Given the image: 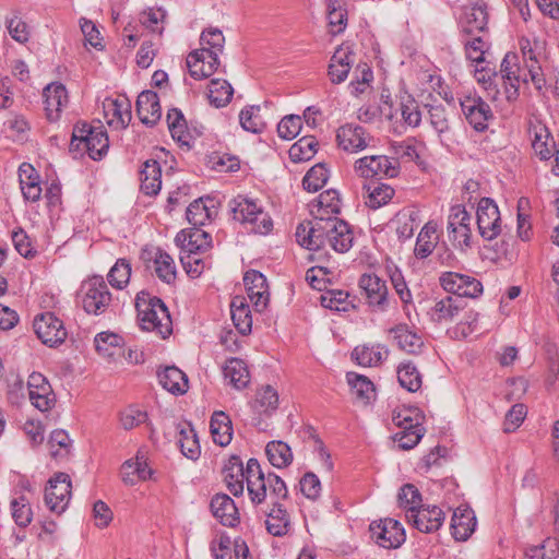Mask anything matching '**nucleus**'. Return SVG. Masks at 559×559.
<instances>
[{
  "mask_svg": "<svg viewBox=\"0 0 559 559\" xmlns=\"http://www.w3.org/2000/svg\"><path fill=\"white\" fill-rule=\"evenodd\" d=\"M471 221L472 217L464 206L455 205L448 217V235L450 241L460 249L471 247Z\"/></svg>",
  "mask_w": 559,
  "mask_h": 559,
  "instance_id": "1a4fd4ad",
  "label": "nucleus"
},
{
  "mask_svg": "<svg viewBox=\"0 0 559 559\" xmlns=\"http://www.w3.org/2000/svg\"><path fill=\"white\" fill-rule=\"evenodd\" d=\"M231 320L236 329L243 335L251 332L252 317L243 297L236 296L230 304Z\"/></svg>",
  "mask_w": 559,
  "mask_h": 559,
  "instance_id": "ea45409f",
  "label": "nucleus"
},
{
  "mask_svg": "<svg viewBox=\"0 0 559 559\" xmlns=\"http://www.w3.org/2000/svg\"><path fill=\"white\" fill-rule=\"evenodd\" d=\"M136 112L142 123L154 126L162 117V108L157 93L144 91L136 99Z\"/></svg>",
  "mask_w": 559,
  "mask_h": 559,
  "instance_id": "a878e982",
  "label": "nucleus"
},
{
  "mask_svg": "<svg viewBox=\"0 0 559 559\" xmlns=\"http://www.w3.org/2000/svg\"><path fill=\"white\" fill-rule=\"evenodd\" d=\"M460 106L466 121L476 130L484 131L488 121L493 117L490 106L475 93L463 94Z\"/></svg>",
  "mask_w": 559,
  "mask_h": 559,
  "instance_id": "423d86ee",
  "label": "nucleus"
},
{
  "mask_svg": "<svg viewBox=\"0 0 559 559\" xmlns=\"http://www.w3.org/2000/svg\"><path fill=\"white\" fill-rule=\"evenodd\" d=\"M365 204L373 210L385 205L394 195V189L385 183L371 182L364 186Z\"/></svg>",
  "mask_w": 559,
  "mask_h": 559,
  "instance_id": "a19ab883",
  "label": "nucleus"
},
{
  "mask_svg": "<svg viewBox=\"0 0 559 559\" xmlns=\"http://www.w3.org/2000/svg\"><path fill=\"white\" fill-rule=\"evenodd\" d=\"M488 13L485 3H476L465 8L460 19V31L462 35L483 34L487 29Z\"/></svg>",
  "mask_w": 559,
  "mask_h": 559,
  "instance_id": "4be33fe9",
  "label": "nucleus"
},
{
  "mask_svg": "<svg viewBox=\"0 0 559 559\" xmlns=\"http://www.w3.org/2000/svg\"><path fill=\"white\" fill-rule=\"evenodd\" d=\"M523 70L518 64L515 53H507L500 64V74L504 83L506 97L512 103L519 97L520 83H527L526 75H522Z\"/></svg>",
  "mask_w": 559,
  "mask_h": 559,
  "instance_id": "f3484780",
  "label": "nucleus"
},
{
  "mask_svg": "<svg viewBox=\"0 0 559 559\" xmlns=\"http://www.w3.org/2000/svg\"><path fill=\"white\" fill-rule=\"evenodd\" d=\"M95 348L99 355L112 358L122 350V337L111 332H100L95 336Z\"/></svg>",
  "mask_w": 559,
  "mask_h": 559,
  "instance_id": "c03bdc74",
  "label": "nucleus"
},
{
  "mask_svg": "<svg viewBox=\"0 0 559 559\" xmlns=\"http://www.w3.org/2000/svg\"><path fill=\"white\" fill-rule=\"evenodd\" d=\"M341 211V200L336 190H326L322 192L316 203L311 204L310 212L313 216L311 221L319 218H337Z\"/></svg>",
  "mask_w": 559,
  "mask_h": 559,
  "instance_id": "bb28decb",
  "label": "nucleus"
},
{
  "mask_svg": "<svg viewBox=\"0 0 559 559\" xmlns=\"http://www.w3.org/2000/svg\"><path fill=\"white\" fill-rule=\"evenodd\" d=\"M142 292L136 296V309L141 328L166 338L173 332V322L165 304L159 298L145 299Z\"/></svg>",
  "mask_w": 559,
  "mask_h": 559,
  "instance_id": "7ed1b4c3",
  "label": "nucleus"
},
{
  "mask_svg": "<svg viewBox=\"0 0 559 559\" xmlns=\"http://www.w3.org/2000/svg\"><path fill=\"white\" fill-rule=\"evenodd\" d=\"M329 179V170L323 164L311 167L302 179L304 188L309 192H317Z\"/></svg>",
  "mask_w": 559,
  "mask_h": 559,
  "instance_id": "13d9d810",
  "label": "nucleus"
},
{
  "mask_svg": "<svg viewBox=\"0 0 559 559\" xmlns=\"http://www.w3.org/2000/svg\"><path fill=\"white\" fill-rule=\"evenodd\" d=\"M373 542L382 548L395 549L405 542V531L401 523L394 519H383L370 524Z\"/></svg>",
  "mask_w": 559,
  "mask_h": 559,
  "instance_id": "6e6552de",
  "label": "nucleus"
},
{
  "mask_svg": "<svg viewBox=\"0 0 559 559\" xmlns=\"http://www.w3.org/2000/svg\"><path fill=\"white\" fill-rule=\"evenodd\" d=\"M155 272L157 276L167 284L176 278V266L174 259L165 251L158 250L155 259Z\"/></svg>",
  "mask_w": 559,
  "mask_h": 559,
  "instance_id": "5fc2aeb1",
  "label": "nucleus"
},
{
  "mask_svg": "<svg viewBox=\"0 0 559 559\" xmlns=\"http://www.w3.org/2000/svg\"><path fill=\"white\" fill-rule=\"evenodd\" d=\"M245 481L247 483L250 499L255 504H260L266 499L265 484H269L271 488L270 498H287L288 490L284 480L274 473H269L267 476H265L255 459H250L247 462L246 468L243 467V483Z\"/></svg>",
  "mask_w": 559,
  "mask_h": 559,
  "instance_id": "f03ea898",
  "label": "nucleus"
},
{
  "mask_svg": "<svg viewBox=\"0 0 559 559\" xmlns=\"http://www.w3.org/2000/svg\"><path fill=\"white\" fill-rule=\"evenodd\" d=\"M278 405V395L276 390L271 385H264L258 390L255 395L254 407L259 413H270L275 411Z\"/></svg>",
  "mask_w": 559,
  "mask_h": 559,
  "instance_id": "bf43d9fd",
  "label": "nucleus"
},
{
  "mask_svg": "<svg viewBox=\"0 0 559 559\" xmlns=\"http://www.w3.org/2000/svg\"><path fill=\"white\" fill-rule=\"evenodd\" d=\"M439 241L438 227L435 222H428L417 236L414 254L418 259H426L435 250Z\"/></svg>",
  "mask_w": 559,
  "mask_h": 559,
  "instance_id": "f704fd0d",
  "label": "nucleus"
},
{
  "mask_svg": "<svg viewBox=\"0 0 559 559\" xmlns=\"http://www.w3.org/2000/svg\"><path fill=\"white\" fill-rule=\"evenodd\" d=\"M131 264L126 259H119L108 273L109 284L118 289L123 288L130 281Z\"/></svg>",
  "mask_w": 559,
  "mask_h": 559,
  "instance_id": "052dcab7",
  "label": "nucleus"
},
{
  "mask_svg": "<svg viewBox=\"0 0 559 559\" xmlns=\"http://www.w3.org/2000/svg\"><path fill=\"white\" fill-rule=\"evenodd\" d=\"M406 518L419 532L429 534L440 528L444 521V513L436 506L425 508L418 504L411 514H406Z\"/></svg>",
  "mask_w": 559,
  "mask_h": 559,
  "instance_id": "aec40b11",
  "label": "nucleus"
},
{
  "mask_svg": "<svg viewBox=\"0 0 559 559\" xmlns=\"http://www.w3.org/2000/svg\"><path fill=\"white\" fill-rule=\"evenodd\" d=\"M223 373L229 384L237 390L247 388L250 382V373L247 364L240 358H229L223 367Z\"/></svg>",
  "mask_w": 559,
  "mask_h": 559,
  "instance_id": "473e14b6",
  "label": "nucleus"
},
{
  "mask_svg": "<svg viewBox=\"0 0 559 559\" xmlns=\"http://www.w3.org/2000/svg\"><path fill=\"white\" fill-rule=\"evenodd\" d=\"M389 350L380 345H364L357 346L354 348L352 353V357L364 367H372L381 364V361L386 358Z\"/></svg>",
  "mask_w": 559,
  "mask_h": 559,
  "instance_id": "58836bf2",
  "label": "nucleus"
},
{
  "mask_svg": "<svg viewBox=\"0 0 559 559\" xmlns=\"http://www.w3.org/2000/svg\"><path fill=\"white\" fill-rule=\"evenodd\" d=\"M296 238L308 250H320L330 246L338 253L353 247L354 236L349 225L338 218H319L299 224Z\"/></svg>",
  "mask_w": 559,
  "mask_h": 559,
  "instance_id": "f257e3e1",
  "label": "nucleus"
},
{
  "mask_svg": "<svg viewBox=\"0 0 559 559\" xmlns=\"http://www.w3.org/2000/svg\"><path fill=\"white\" fill-rule=\"evenodd\" d=\"M82 306L87 313L102 314L111 301V294L102 277H93L82 286Z\"/></svg>",
  "mask_w": 559,
  "mask_h": 559,
  "instance_id": "0eeeda50",
  "label": "nucleus"
},
{
  "mask_svg": "<svg viewBox=\"0 0 559 559\" xmlns=\"http://www.w3.org/2000/svg\"><path fill=\"white\" fill-rule=\"evenodd\" d=\"M210 430L216 444L225 447L230 443L233 437L231 421L224 412H215L212 415Z\"/></svg>",
  "mask_w": 559,
  "mask_h": 559,
  "instance_id": "4c0bfd02",
  "label": "nucleus"
},
{
  "mask_svg": "<svg viewBox=\"0 0 559 559\" xmlns=\"http://www.w3.org/2000/svg\"><path fill=\"white\" fill-rule=\"evenodd\" d=\"M355 171L362 178L389 177L397 176L396 163H393L388 156L371 155L365 156L356 160Z\"/></svg>",
  "mask_w": 559,
  "mask_h": 559,
  "instance_id": "ddd939ff",
  "label": "nucleus"
},
{
  "mask_svg": "<svg viewBox=\"0 0 559 559\" xmlns=\"http://www.w3.org/2000/svg\"><path fill=\"white\" fill-rule=\"evenodd\" d=\"M439 282L441 287L455 295L454 297L476 298L483 293L481 283L473 276L456 273L444 272L440 275Z\"/></svg>",
  "mask_w": 559,
  "mask_h": 559,
  "instance_id": "9d476101",
  "label": "nucleus"
},
{
  "mask_svg": "<svg viewBox=\"0 0 559 559\" xmlns=\"http://www.w3.org/2000/svg\"><path fill=\"white\" fill-rule=\"evenodd\" d=\"M166 11L162 8H148L141 13V23L152 32L163 33Z\"/></svg>",
  "mask_w": 559,
  "mask_h": 559,
  "instance_id": "338daca9",
  "label": "nucleus"
},
{
  "mask_svg": "<svg viewBox=\"0 0 559 559\" xmlns=\"http://www.w3.org/2000/svg\"><path fill=\"white\" fill-rule=\"evenodd\" d=\"M480 236L486 240L495 239L501 233V217L497 204L489 198H483L476 211Z\"/></svg>",
  "mask_w": 559,
  "mask_h": 559,
  "instance_id": "f8f14e48",
  "label": "nucleus"
},
{
  "mask_svg": "<svg viewBox=\"0 0 559 559\" xmlns=\"http://www.w3.org/2000/svg\"><path fill=\"white\" fill-rule=\"evenodd\" d=\"M218 66L217 51L206 47L194 50L187 57L190 75L197 80L209 78L217 70Z\"/></svg>",
  "mask_w": 559,
  "mask_h": 559,
  "instance_id": "2eb2a0df",
  "label": "nucleus"
},
{
  "mask_svg": "<svg viewBox=\"0 0 559 559\" xmlns=\"http://www.w3.org/2000/svg\"><path fill=\"white\" fill-rule=\"evenodd\" d=\"M76 147L83 145L93 159H99L105 155L109 147V140L102 126L92 127L87 123L76 126L73 130L72 144Z\"/></svg>",
  "mask_w": 559,
  "mask_h": 559,
  "instance_id": "39448f33",
  "label": "nucleus"
},
{
  "mask_svg": "<svg viewBox=\"0 0 559 559\" xmlns=\"http://www.w3.org/2000/svg\"><path fill=\"white\" fill-rule=\"evenodd\" d=\"M121 479L126 485L133 486L138 479L146 480L153 475V469L148 466L142 455H136L135 460H128L121 466Z\"/></svg>",
  "mask_w": 559,
  "mask_h": 559,
  "instance_id": "72a5a7b5",
  "label": "nucleus"
},
{
  "mask_svg": "<svg viewBox=\"0 0 559 559\" xmlns=\"http://www.w3.org/2000/svg\"><path fill=\"white\" fill-rule=\"evenodd\" d=\"M526 556L530 559H556L559 554V543L557 539H546L540 546L527 548Z\"/></svg>",
  "mask_w": 559,
  "mask_h": 559,
  "instance_id": "69168bd1",
  "label": "nucleus"
},
{
  "mask_svg": "<svg viewBox=\"0 0 559 559\" xmlns=\"http://www.w3.org/2000/svg\"><path fill=\"white\" fill-rule=\"evenodd\" d=\"M397 347L407 354L417 355L424 347V341L420 335L412 331L406 324H397L389 330Z\"/></svg>",
  "mask_w": 559,
  "mask_h": 559,
  "instance_id": "c756f323",
  "label": "nucleus"
},
{
  "mask_svg": "<svg viewBox=\"0 0 559 559\" xmlns=\"http://www.w3.org/2000/svg\"><path fill=\"white\" fill-rule=\"evenodd\" d=\"M318 142L313 136H304L299 139L289 148V157L293 162L309 160L317 152Z\"/></svg>",
  "mask_w": 559,
  "mask_h": 559,
  "instance_id": "864d4df0",
  "label": "nucleus"
},
{
  "mask_svg": "<svg viewBox=\"0 0 559 559\" xmlns=\"http://www.w3.org/2000/svg\"><path fill=\"white\" fill-rule=\"evenodd\" d=\"M214 214L213 207H209L202 198L190 203L187 209V219L193 226L205 225Z\"/></svg>",
  "mask_w": 559,
  "mask_h": 559,
  "instance_id": "603ef678",
  "label": "nucleus"
},
{
  "mask_svg": "<svg viewBox=\"0 0 559 559\" xmlns=\"http://www.w3.org/2000/svg\"><path fill=\"white\" fill-rule=\"evenodd\" d=\"M71 498V481L69 475L59 473L49 480V487L46 488L45 502L47 507L57 513L66 510Z\"/></svg>",
  "mask_w": 559,
  "mask_h": 559,
  "instance_id": "dca6fc26",
  "label": "nucleus"
},
{
  "mask_svg": "<svg viewBox=\"0 0 559 559\" xmlns=\"http://www.w3.org/2000/svg\"><path fill=\"white\" fill-rule=\"evenodd\" d=\"M12 518L20 527H26L33 520V512L28 499L20 496L11 501Z\"/></svg>",
  "mask_w": 559,
  "mask_h": 559,
  "instance_id": "6e6d98bb",
  "label": "nucleus"
},
{
  "mask_svg": "<svg viewBox=\"0 0 559 559\" xmlns=\"http://www.w3.org/2000/svg\"><path fill=\"white\" fill-rule=\"evenodd\" d=\"M346 379L352 388L353 394H355L357 399L362 401H369L371 399L374 388L373 383L368 378L355 372H348Z\"/></svg>",
  "mask_w": 559,
  "mask_h": 559,
  "instance_id": "4d7b16f0",
  "label": "nucleus"
},
{
  "mask_svg": "<svg viewBox=\"0 0 559 559\" xmlns=\"http://www.w3.org/2000/svg\"><path fill=\"white\" fill-rule=\"evenodd\" d=\"M399 504L406 511V514H411L412 510H415L421 502V495L419 490L412 484L404 485L399 492Z\"/></svg>",
  "mask_w": 559,
  "mask_h": 559,
  "instance_id": "0e129e2a",
  "label": "nucleus"
},
{
  "mask_svg": "<svg viewBox=\"0 0 559 559\" xmlns=\"http://www.w3.org/2000/svg\"><path fill=\"white\" fill-rule=\"evenodd\" d=\"M397 110L400 111L401 121L411 128H416L421 122V112L419 110L418 103L411 96H402L399 104Z\"/></svg>",
  "mask_w": 559,
  "mask_h": 559,
  "instance_id": "de8ad7c7",
  "label": "nucleus"
},
{
  "mask_svg": "<svg viewBox=\"0 0 559 559\" xmlns=\"http://www.w3.org/2000/svg\"><path fill=\"white\" fill-rule=\"evenodd\" d=\"M476 527V516L467 507H459L451 519L452 535L456 540H466Z\"/></svg>",
  "mask_w": 559,
  "mask_h": 559,
  "instance_id": "cd10ccee",
  "label": "nucleus"
},
{
  "mask_svg": "<svg viewBox=\"0 0 559 559\" xmlns=\"http://www.w3.org/2000/svg\"><path fill=\"white\" fill-rule=\"evenodd\" d=\"M178 444L187 459L194 461L200 456L201 448L192 426L186 425L179 429Z\"/></svg>",
  "mask_w": 559,
  "mask_h": 559,
  "instance_id": "a18cd8bd",
  "label": "nucleus"
},
{
  "mask_svg": "<svg viewBox=\"0 0 559 559\" xmlns=\"http://www.w3.org/2000/svg\"><path fill=\"white\" fill-rule=\"evenodd\" d=\"M393 424L401 429H412L421 426L420 414L418 409L402 408L392 413Z\"/></svg>",
  "mask_w": 559,
  "mask_h": 559,
  "instance_id": "e2e57ef3",
  "label": "nucleus"
},
{
  "mask_svg": "<svg viewBox=\"0 0 559 559\" xmlns=\"http://www.w3.org/2000/svg\"><path fill=\"white\" fill-rule=\"evenodd\" d=\"M229 207L234 219L248 230L260 235H266L272 230V218L255 201L239 195L229 203Z\"/></svg>",
  "mask_w": 559,
  "mask_h": 559,
  "instance_id": "20e7f679",
  "label": "nucleus"
},
{
  "mask_svg": "<svg viewBox=\"0 0 559 559\" xmlns=\"http://www.w3.org/2000/svg\"><path fill=\"white\" fill-rule=\"evenodd\" d=\"M103 109L106 122L115 129H124L131 120V106L128 99L106 98Z\"/></svg>",
  "mask_w": 559,
  "mask_h": 559,
  "instance_id": "393cba45",
  "label": "nucleus"
},
{
  "mask_svg": "<svg viewBox=\"0 0 559 559\" xmlns=\"http://www.w3.org/2000/svg\"><path fill=\"white\" fill-rule=\"evenodd\" d=\"M271 499L273 507L266 513V530L273 536H284L290 530V516L283 504L278 502L280 499Z\"/></svg>",
  "mask_w": 559,
  "mask_h": 559,
  "instance_id": "7c9ffc66",
  "label": "nucleus"
},
{
  "mask_svg": "<svg viewBox=\"0 0 559 559\" xmlns=\"http://www.w3.org/2000/svg\"><path fill=\"white\" fill-rule=\"evenodd\" d=\"M359 287L364 290L368 304L384 310L388 306V287L385 282L376 274H362Z\"/></svg>",
  "mask_w": 559,
  "mask_h": 559,
  "instance_id": "5701e85b",
  "label": "nucleus"
},
{
  "mask_svg": "<svg viewBox=\"0 0 559 559\" xmlns=\"http://www.w3.org/2000/svg\"><path fill=\"white\" fill-rule=\"evenodd\" d=\"M400 384L409 392H416L421 386V376L411 361L402 362L397 368Z\"/></svg>",
  "mask_w": 559,
  "mask_h": 559,
  "instance_id": "3c124183",
  "label": "nucleus"
},
{
  "mask_svg": "<svg viewBox=\"0 0 559 559\" xmlns=\"http://www.w3.org/2000/svg\"><path fill=\"white\" fill-rule=\"evenodd\" d=\"M46 116L48 120L56 121L62 108L68 103V93L63 84L50 83L43 91Z\"/></svg>",
  "mask_w": 559,
  "mask_h": 559,
  "instance_id": "b1692460",
  "label": "nucleus"
},
{
  "mask_svg": "<svg viewBox=\"0 0 559 559\" xmlns=\"http://www.w3.org/2000/svg\"><path fill=\"white\" fill-rule=\"evenodd\" d=\"M259 107L250 106L242 109L239 114V122L245 131L252 133H260L263 129V123L258 115Z\"/></svg>",
  "mask_w": 559,
  "mask_h": 559,
  "instance_id": "774afa93",
  "label": "nucleus"
},
{
  "mask_svg": "<svg viewBox=\"0 0 559 559\" xmlns=\"http://www.w3.org/2000/svg\"><path fill=\"white\" fill-rule=\"evenodd\" d=\"M31 403L40 412L50 411L56 404V395L48 380L38 372H33L27 380Z\"/></svg>",
  "mask_w": 559,
  "mask_h": 559,
  "instance_id": "4468645a",
  "label": "nucleus"
},
{
  "mask_svg": "<svg viewBox=\"0 0 559 559\" xmlns=\"http://www.w3.org/2000/svg\"><path fill=\"white\" fill-rule=\"evenodd\" d=\"M167 124L174 140L187 143V122L182 112L179 109L173 108L168 110Z\"/></svg>",
  "mask_w": 559,
  "mask_h": 559,
  "instance_id": "680f3d73",
  "label": "nucleus"
},
{
  "mask_svg": "<svg viewBox=\"0 0 559 559\" xmlns=\"http://www.w3.org/2000/svg\"><path fill=\"white\" fill-rule=\"evenodd\" d=\"M234 94L233 86L226 81L221 79H213L209 84V100L216 108L226 106Z\"/></svg>",
  "mask_w": 559,
  "mask_h": 559,
  "instance_id": "49530a36",
  "label": "nucleus"
},
{
  "mask_svg": "<svg viewBox=\"0 0 559 559\" xmlns=\"http://www.w3.org/2000/svg\"><path fill=\"white\" fill-rule=\"evenodd\" d=\"M353 61V51L349 47L340 46L335 50L329 66L332 83L340 84L347 79Z\"/></svg>",
  "mask_w": 559,
  "mask_h": 559,
  "instance_id": "c85d7f7f",
  "label": "nucleus"
},
{
  "mask_svg": "<svg viewBox=\"0 0 559 559\" xmlns=\"http://www.w3.org/2000/svg\"><path fill=\"white\" fill-rule=\"evenodd\" d=\"M265 453L270 463L277 468L286 467L293 460L289 445L283 441L269 442L265 448Z\"/></svg>",
  "mask_w": 559,
  "mask_h": 559,
  "instance_id": "09e8293b",
  "label": "nucleus"
},
{
  "mask_svg": "<svg viewBox=\"0 0 559 559\" xmlns=\"http://www.w3.org/2000/svg\"><path fill=\"white\" fill-rule=\"evenodd\" d=\"M160 385L173 394H183L188 390V378L177 367H166L158 372Z\"/></svg>",
  "mask_w": 559,
  "mask_h": 559,
  "instance_id": "e433bc0d",
  "label": "nucleus"
},
{
  "mask_svg": "<svg viewBox=\"0 0 559 559\" xmlns=\"http://www.w3.org/2000/svg\"><path fill=\"white\" fill-rule=\"evenodd\" d=\"M211 235L206 231L194 228L190 231H180L176 236V242L180 245L183 252L199 253L211 247Z\"/></svg>",
  "mask_w": 559,
  "mask_h": 559,
  "instance_id": "2f4dec72",
  "label": "nucleus"
},
{
  "mask_svg": "<svg viewBox=\"0 0 559 559\" xmlns=\"http://www.w3.org/2000/svg\"><path fill=\"white\" fill-rule=\"evenodd\" d=\"M336 141L342 150L357 153L370 145L372 136L362 127L347 123L338 128Z\"/></svg>",
  "mask_w": 559,
  "mask_h": 559,
  "instance_id": "a211bd4d",
  "label": "nucleus"
},
{
  "mask_svg": "<svg viewBox=\"0 0 559 559\" xmlns=\"http://www.w3.org/2000/svg\"><path fill=\"white\" fill-rule=\"evenodd\" d=\"M328 20L333 35L342 33L347 25V11L342 0H329Z\"/></svg>",
  "mask_w": 559,
  "mask_h": 559,
  "instance_id": "8fccbe9b",
  "label": "nucleus"
},
{
  "mask_svg": "<svg viewBox=\"0 0 559 559\" xmlns=\"http://www.w3.org/2000/svg\"><path fill=\"white\" fill-rule=\"evenodd\" d=\"M465 55L468 60L477 64L486 62V53L489 49V43L481 34L463 35Z\"/></svg>",
  "mask_w": 559,
  "mask_h": 559,
  "instance_id": "37998d69",
  "label": "nucleus"
},
{
  "mask_svg": "<svg viewBox=\"0 0 559 559\" xmlns=\"http://www.w3.org/2000/svg\"><path fill=\"white\" fill-rule=\"evenodd\" d=\"M243 283L247 289L248 297L253 304L257 311H263L269 304L270 294L265 276L255 270H250L245 273Z\"/></svg>",
  "mask_w": 559,
  "mask_h": 559,
  "instance_id": "6ab92c4d",
  "label": "nucleus"
},
{
  "mask_svg": "<svg viewBox=\"0 0 559 559\" xmlns=\"http://www.w3.org/2000/svg\"><path fill=\"white\" fill-rule=\"evenodd\" d=\"M213 516L224 526L235 527L240 522V514L235 501L226 493L213 496L210 504Z\"/></svg>",
  "mask_w": 559,
  "mask_h": 559,
  "instance_id": "412c9836",
  "label": "nucleus"
},
{
  "mask_svg": "<svg viewBox=\"0 0 559 559\" xmlns=\"http://www.w3.org/2000/svg\"><path fill=\"white\" fill-rule=\"evenodd\" d=\"M34 330L38 338L49 347L62 344L67 337L63 322L52 312L37 316L34 320Z\"/></svg>",
  "mask_w": 559,
  "mask_h": 559,
  "instance_id": "9b49d317",
  "label": "nucleus"
},
{
  "mask_svg": "<svg viewBox=\"0 0 559 559\" xmlns=\"http://www.w3.org/2000/svg\"><path fill=\"white\" fill-rule=\"evenodd\" d=\"M224 480L234 496L243 492V465L239 457L234 456L224 468Z\"/></svg>",
  "mask_w": 559,
  "mask_h": 559,
  "instance_id": "79ce46f5",
  "label": "nucleus"
},
{
  "mask_svg": "<svg viewBox=\"0 0 559 559\" xmlns=\"http://www.w3.org/2000/svg\"><path fill=\"white\" fill-rule=\"evenodd\" d=\"M463 309V300L459 297L448 296L435 304L429 314L435 322H449L454 320Z\"/></svg>",
  "mask_w": 559,
  "mask_h": 559,
  "instance_id": "c9c22d12",
  "label": "nucleus"
}]
</instances>
